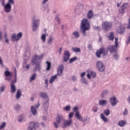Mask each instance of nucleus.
Returning <instances> with one entry per match:
<instances>
[{"instance_id":"7c9ffc66","label":"nucleus","mask_w":130,"mask_h":130,"mask_svg":"<svg viewBox=\"0 0 130 130\" xmlns=\"http://www.w3.org/2000/svg\"><path fill=\"white\" fill-rule=\"evenodd\" d=\"M101 119H102V120L104 122H108V121H109L108 118H107L106 117H105L104 114H101Z\"/></svg>"},{"instance_id":"cd10ccee","label":"nucleus","mask_w":130,"mask_h":130,"mask_svg":"<svg viewBox=\"0 0 130 130\" xmlns=\"http://www.w3.org/2000/svg\"><path fill=\"white\" fill-rule=\"evenodd\" d=\"M108 102H107V100H101L99 102V105L102 106V105H106Z\"/></svg>"},{"instance_id":"9b49d317","label":"nucleus","mask_w":130,"mask_h":130,"mask_svg":"<svg viewBox=\"0 0 130 130\" xmlns=\"http://www.w3.org/2000/svg\"><path fill=\"white\" fill-rule=\"evenodd\" d=\"M112 26V24L108 21H105L102 23V28L105 31H108Z\"/></svg>"},{"instance_id":"b1692460","label":"nucleus","mask_w":130,"mask_h":130,"mask_svg":"<svg viewBox=\"0 0 130 130\" xmlns=\"http://www.w3.org/2000/svg\"><path fill=\"white\" fill-rule=\"evenodd\" d=\"M4 42L5 43H6L7 45H9V44H10V38L8 37V35L7 34H5Z\"/></svg>"},{"instance_id":"f257e3e1","label":"nucleus","mask_w":130,"mask_h":130,"mask_svg":"<svg viewBox=\"0 0 130 130\" xmlns=\"http://www.w3.org/2000/svg\"><path fill=\"white\" fill-rule=\"evenodd\" d=\"M90 22L89 20L86 18L83 19L81 22L80 29L84 36H86V31L90 30Z\"/></svg>"},{"instance_id":"a19ab883","label":"nucleus","mask_w":130,"mask_h":130,"mask_svg":"<svg viewBox=\"0 0 130 130\" xmlns=\"http://www.w3.org/2000/svg\"><path fill=\"white\" fill-rule=\"evenodd\" d=\"M36 77H37V74H36V73L32 74L30 78V81L32 82V81H34L35 79H36Z\"/></svg>"},{"instance_id":"5701e85b","label":"nucleus","mask_w":130,"mask_h":130,"mask_svg":"<svg viewBox=\"0 0 130 130\" xmlns=\"http://www.w3.org/2000/svg\"><path fill=\"white\" fill-rule=\"evenodd\" d=\"M71 36L72 37H73V38H75V39H78V38L80 37V33H79V32H78L77 31H74L72 33Z\"/></svg>"},{"instance_id":"473e14b6","label":"nucleus","mask_w":130,"mask_h":130,"mask_svg":"<svg viewBox=\"0 0 130 130\" xmlns=\"http://www.w3.org/2000/svg\"><path fill=\"white\" fill-rule=\"evenodd\" d=\"M87 17L88 19H92L93 18V11L92 10L88 11Z\"/></svg>"},{"instance_id":"69168bd1","label":"nucleus","mask_w":130,"mask_h":130,"mask_svg":"<svg viewBox=\"0 0 130 130\" xmlns=\"http://www.w3.org/2000/svg\"><path fill=\"white\" fill-rule=\"evenodd\" d=\"M55 20L58 23H60V19H59V17L58 16H56Z\"/></svg>"},{"instance_id":"ea45409f","label":"nucleus","mask_w":130,"mask_h":130,"mask_svg":"<svg viewBox=\"0 0 130 130\" xmlns=\"http://www.w3.org/2000/svg\"><path fill=\"white\" fill-rule=\"evenodd\" d=\"M71 106H66L65 107L63 108V110H65L67 112L71 111Z\"/></svg>"},{"instance_id":"8fccbe9b","label":"nucleus","mask_w":130,"mask_h":130,"mask_svg":"<svg viewBox=\"0 0 130 130\" xmlns=\"http://www.w3.org/2000/svg\"><path fill=\"white\" fill-rule=\"evenodd\" d=\"M74 116V113L73 112H71L69 114V119L70 120H72V117Z\"/></svg>"},{"instance_id":"412c9836","label":"nucleus","mask_w":130,"mask_h":130,"mask_svg":"<svg viewBox=\"0 0 130 130\" xmlns=\"http://www.w3.org/2000/svg\"><path fill=\"white\" fill-rule=\"evenodd\" d=\"M16 83L14 82H12L11 83V93L14 94V93H16V91L17 90V88L16 87V86L14 85V84H15Z\"/></svg>"},{"instance_id":"1a4fd4ad","label":"nucleus","mask_w":130,"mask_h":130,"mask_svg":"<svg viewBox=\"0 0 130 130\" xmlns=\"http://www.w3.org/2000/svg\"><path fill=\"white\" fill-rule=\"evenodd\" d=\"M40 23V19H39L33 20L32 23V29L34 32H35V31H37V30H38Z\"/></svg>"},{"instance_id":"4c0bfd02","label":"nucleus","mask_w":130,"mask_h":130,"mask_svg":"<svg viewBox=\"0 0 130 130\" xmlns=\"http://www.w3.org/2000/svg\"><path fill=\"white\" fill-rule=\"evenodd\" d=\"M46 63L47 64V67L46 68V71H50V68H51V63L49 61H46Z\"/></svg>"},{"instance_id":"c9c22d12","label":"nucleus","mask_w":130,"mask_h":130,"mask_svg":"<svg viewBox=\"0 0 130 130\" xmlns=\"http://www.w3.org/2000/svg\"><path fill=\"white\" fill-rule=\"evenodd\" d=\"M72 49L74 52H81V49L80 48L73 47Z\"/></svg>"},{"instance_id":"e2e57ef3","label":"nucleus","mask_w":130,"mask_h":130,"mask_svg":"<svg viewBox=\"0 0 130 130\" xmlns=\"http://www.w3.org/2000/svg\"><path fill=\"white\" fill-rule=\"evenodd\" d=\"M0 64L3 68L5 67V65L4 64V62H3V59H2V57H0Z\"/></svg>"},{"instance_id":"09e8293b","label":"nucleus","mask_w":130,"mask_h":130,"mask_svg":"<svg viewBox=\"0 0 130 130\" xmlns=\"http://www.w3.org/2000/svg\"><path fill=\"white\" fill-rule=\"evenodd\" d=\"M7 4H9V5H15V1L14 0H8V3Z\"/></svg>"},{"instance_id":"4be33fe9","label":"nucleus","mask_w":130,"mask_h":130,"mask_svg":"<svg viewBox=\"0 0 130 130\" xmlns=\"http://www.w3.org/2000/svg\"><path fill=\"white\" fill-rule=\"evenodd\" d=\"M27 130H36V128L35 127V123L34 122L30 123L29 125L27 127Z\"/></svg>"},{"instance_id":"49530a36","label":"nucleus","mask_w":130,"mask_h":130,"mask_svg":"<svg viewBox=\"0 0 130 130\" xmlns=\"http://www.w3.org/2000/svg\"><path fill=\"white\" fill-rule=\"evenodd\" d=\"M5 89H6V86L3 85L0 87V93H3L5 91Z\"/></svg>"},{"instance_id":"7ed1b4c3","label":"nucleus","mask_w":130,"mask_h":130,"mask_svg":"<svg viewBox=\"0 0 130 130\" xmlns=\"http://www.w3.org/2000/svg\"><path fill=\"white\" fill-rule=\"evenodd\" d=\"M64 119H65L64 117H63V115L58 114L55 119V121L53 122L54 127L55 128H58V125L62 126Z\"/></svg>"},{"instance_id":"4468645a","label":"nucleus","mask_w":130,"mask_h":130,"mask_svg":"<svg viewBox=\"0 0 130 130\" xmlns=\"http://www.w3.org/2000/svg\"><path fill=\"white\" fill-rule=\"evenodd\" d=\"M128 8V4L127 3L124 4L120 7V8L119 9V13L123 15V14H125V10H126V9H127Z\"/></svg>"},{"instance_id":"ddd939ff","label":"nucleus","mask_w":130,"mask_h":130,"mask_svg":"<svg viewBox=\"0 0 130 130\" xmlns=\"http://www.w3.org/2000/svg\"><path fill=\"white\" fill-rule=\"evenodd\" d=\"M73 123V120H67L66 119H64L63 122V124H62V128H66V127H68V126H71L72 124Z\"/></svg>"},{"instance_id":"4d7b16f0","label":"nucleus","mask_w":130,"mask_h":130,"mask_svg":"<svg viewBox=\"0 0 130 130\" xmlns=\"http://www.w3.org/2000/svg\"><path fill=\"white\" fill-rule=\"evenodd\" d=\"M34 56H37L36 58L38 60V59H41V58L43 57V55H41L40 56L36 55Z\"/></svg>"},{"instance_id":"13d9d810","label":"nucleus","mask_w":130,"mask_h":130,"mask_svg":"<svg viewBox=\"0 0 130 130\" xmlns=\"http://www.w3.org/2000/svg\"><path fill=\"white\" fill-rule=\"evenodd\" d=\"M44 83L46 85V88L48 87V80L47 79H46L44 81Z\"/></svg>"},{"instance_id":"a211bd4d","label":"nucleus","mask_w":130,"mask_h":130,"mask_svg":"<svg viewBox=\"0 0 130 130\" xmlns=\"http://www.w3.org/2000/svg\"><path fill=\"white\" fill-rule=\"evenodd\" d=\"M36 57H37V56H34L31 58V60L30 61V63L31 66H35V64L40 63V62L38 61V60L36 58Z\"/></svg>"},{"instance_id":"0e129e2a","label":"nucleus","mask_w":130,"mask_h":130,"mask_svg":"<svg viewBox=\"0 0 130 130\" xmlns=\"http://www.w3.org/2000/svg\"><path fill=\"white\" fill-rule=\"evenodd\" d=\"M97 110H98V108L96 107H94L92 109V111H93V112H97Z\"/></svg>"},{"instance_id":"a878e982","label":"nucleus","mask_w":130,"mask_h":130,"mask_svg":"<svg viewBox=\"0 0 130 130\" xmlns=\"http://www.w3.org/2000/svg\"><path fill=\"white\" fill-rule=\"evenodd\" d=\"M126 124V121L124 120H120L118 122V125L119 126H121V127L124 126Z\"/></svg>"},{"instance_id":"39448f33","label":"nucleus","mask_w":130,"mask_h":130,"mask_svg":"<svg viewBox=\"0 0 130 130\" xmlns=\"http://www.w3.org/2000/svg\"><path fill=\"white\" fill-rule=\"evenodd\" d=\"M2 6L4 7V11L5 13L9 14L12 11V5L10 4H6V0H0Z\"/></svg>"},{"instance_id":"c03bdc74","label":"nucleus","mask_w":130,"mask_h":130,"mask_svg":"<svg viewBox=\"0 0 130 130\" xmlns=\"http://www.w3.org/2000/svg\"><path fill=\"white\" fill-rule=\"evenodd\" d=\"M77 59H78V58L77 57H74L73 58H72L69 60V63H72L74 62V61H76Z\"/></svg>"},{"instance_id":"680f3d73","label":"nucleus","mask_w":130,"mask_h":130,"mask_svg":"<svg viewBox=\"0 0 130 130\" xmlns=\"http://www.w3.org/2000/svg\"><path fill=\"white\" fill-rule=\"evenodd\" d=\"M23 116H20L19 118H18V121L19 122H22L23 121Z\"/></svg>"},{"instance_id":"72a5a7b5","label":"nucleus","mask_w":130,"mask_h":130,"mask_svg":"<svg viewBox=\"0 0 130 130\" xmlns=\"http://www.w3.org/2000/svg\"><path fill=\"white\" fill-rule=\"evenodd\" d=\"M21 95L22 93L21 92V90L20 89L18 90L16 95V99H20Z\"/></svg>"},{"instance_id":"052dcab7","label":"nucleus","mask_w":130,"mask_h":130,"mask_svg":"<svg viewBox=\"0 0 130 130\" xmlns=\"http://www.w3.org/2000/svg\"><path fill=\"white\" fill-rule=\"evenodd\" d=\"M49 1V0H43L41 4L43 6H44L45 4H46L47 3H48Z\"/></svg>"},{"instance_id":"f3484780","label":"nucleus","mask_w":130,"mask_h":130,"mask_svg":"<svg viewBox=\"0 0 130 130\" xmlns=\"http://www.w3.org/2000/svg\"><path fill=\"white\" fill-rule=\"evenodd\" d=\"M117 32L119 34H123L125 33V28L123 25H120L117 27Z\"/></svg>"},{"instance_id":"bb28decb","label":"nucleus","mask_w":130,"mask_h":130,"mask_svg":"<svg viewBox=\"0 0 130 130\" xmlns=\"http://www.w3.org/2000/svg\"><path fill=\"white\" fill-rule=\"evenodd\" d=\"M30 112L32 113L34 116H35L36 114H37V111L36 110V109L34 108V106H33L31 107Z\"/></svg>"},{"instance_id":"bf43d9fd","label":"nucleus","mask_w":130,"mask_h":130,"mask_svg":"<svg viewBox=\"0 0 130 130\" xmlns=\"http://www.w3.org/2000/svg\"><path fill=\"white\" fill-rule=\"evenodd\" d=\"M39 106H40V103H39V102H38L37 104L35 105V109H38L39 108Z\"/></svg>"},{"instance_id":"6e6552de","label":"nucleus","mask_w":130,"mask_h":130,"mask_svg":"<svg viewBox=\"0 0 130 130\" xmlns=\"http://www.w3.org/2000/svg\"><path fill=\"white\" fill-rule=\"evenodd\" d=\"M101 54H103V56L107 55V52L105 51V48L103 47L98 50L95 53V55L98 58H100V57H101Z\"/></svg>"},{"instance_id":"dca6fc26","label":"nucleus","mask_w":130,"mask_h":130,"mask_svg":"<svg viewBox=\"0 0 130 130\" xmlns=\"http://www.w3.org/2000/svg\"><path fill=\"white\" fill-rule=\"evenodd\" d=\"M110 102L112 106H115L118 103V100L115 96H112L110 99Z\"/></svg>"},{"instance_id":"5fc2aeb1","label":"nucleus","mask_w":130,"mask_h":130,"mask_svg":"<svg viewBox=\"0 0 130 130\" xmlns=\"http://www.w3.org/2000/svg\"><path fill=\"white\" fill-rule=\"evenodd\" d=\"M23 68H25L26 70H29V69H30V64H27L26 65L23 64Z\"/></svg>"},{"instance_id":"9d476101","label":"nucleus","mask_w":130,"mask_h":130,"mask_svg":"<svg viewBox=\"0 0 130 130\" xmlns=\"http://www.w3.org/2000/svg\"><path fill=\"white\" fill-rule=\"evenodd\" d=\"M96 68L99 71V72H101L103 73V72H104L105 71V66H104V64H103V62L101 61H98L96 63Z\"/></svg>"},{"instance_id":"aec40b11","label":"nucleus","mask_w":130,"mask_h":130,"mask_svg":"<svg viewBox=\"0 0 130 130\" xmlns=\"http://www.w3.org/2000/svg\"><path fill=\"white\" fill-rule=\"evenodd\" d=\"M40 72L41 71V66L40 65V63H38L37 64L33 69L34 73H36V72Z\"/></svg>"},{"instance_id":"de8ad7c7","label":"nucleus","mask_w":130,"mask_h":130,"mask_svg":"<svg viewBox=\"0 0 130 130\" xmlns=\"http://www.w3.org/2000/svg\"><path fill=\"white\" fill-rule=\"evenodd\" d=\"M14 71H15L14 81H12V82H13V83H16L17 82V71L16 70V69H15Z\"/></svg>"},{"instance_id":"20e7f679","label":"nucleus","mask_w":130,"mask_h":130,"mask_svg":"<svg viewBox=\"0 0 130 130\" xmlns=\"http://www.w3.org/2000/svg\"><path fill=\"white\" fill-rule=\"evenodd\" d=\"M118 47H119V45L118 44V38H115V45L109 46L107 48V50L109 51L110 53H116Z\"/></svg>"},{"instance_id":"774afa93","label":"nucleus","mask_w":130,"mask_h":130,"mask_svg":"<svg viewBox=\"0 0 130 130\" xmlns=\"http://www.w3.org/2000/svg\"><path fill=\"white\" fill-rule=\"evenodd\" d=\"M72 79L74 82H76V81H77V76H73L72 77Z\"/></svg>"},{"instance_id":"a18cd8bd","label":"nucleus","mask_w":130,"mask_h":130,"mask_svg":"<svg viewBox=\"0 0 130 130\" xmlns=\"http://www.w3.org/2000/svg\"><path fill=\"white\" fill-rule=\"evenodd\" d=\"M14 108L16 111H19V110L21 109V106H20V105H16L14 107Z\"/></svg>"},{"instance_id":"2f4dec72","label":"nucleus","mask_w":130,"mask_h":130,"mask_svg":"<svg viewBox=\"0 0 130 130\" xmlns=\"http://www.w3.org/2000/svg\"><path fill=\"white\" fill-rule=\"evenodd\" d=\"M108 37L110 40L112 41L114 39V34L113 32H110L108 35Z\"/></svg>"},{"instance_id":"6e6d98bb","label":"nucleus","mask_w":130,"mask_h":130,"mask_svg":"<svg viewBox=\"0 0 130 130\" xmlns=\"http://www.w3.org/2000/svg\"><path fill=\"white\" fill-rule=\"evenodd\" d=\"M130 43V36H129L128 37V38H127V40L126 41V45H128V44H129Z\"/></svg>"},{"instance_id":"f704fd0d","label":"nucleus","mask_w":130,"mask_h":130,"mask_svg":"<svg viewBox=\"0 0 130 130\" xmlns=\"http://www.w3.org/2000/svg\"><path fill=\"white\" fill-rule=\"evenodd\" d=\"M81 81L83 84H85L86 86L89 84V83H88V81L86 79V78L82 77L81 79Z\"/></svg>"},{"instance_id":"37998d69","label":"nucleus","mask_w":130,"mask_h":130,"mask_svg":"<svg viewBox=\"0 0 130 130\" xmlns=\"http://www.w3.org/2000/svg\"><path fill=\"white\" fill-rule=\"evenodd\" d=\"M104 113L106 115V116H108L109 114H110V111L109 109H106L104 111Z\"/></svg>"},{"instance_id":"c756f323","label":"nucleus","mask_w":130,"mask_h":130,"mask_svg":"<svg viewBox=\"0 0 130 130\" xmlns=\"http://www.w3.org/2000/svg\"><path fill=\"white\" fill-rule=\"evenodd\" d=\"M56 79H57V75H55L52 76L49 80L50 84H52Z\"/></svg>"},{"instance_id":"c85d7f7f","label":"nucleus","mask_w":130,"mask_h":130,"mask_svg":"<svg viewBox=\"0 0 130 130\" xmlns=\"http://www.w3.org/2000/svg\"><path fill=\"white\" fill-rule=\"evenodd\" d=\"M109 93V92L108 91V90H107L106 89L103 91L102 92V95H101L102 98L103 99L105 98V96H106V95H108Z\"/></svg>"},{"instance_id":"58836bf2","label":"nucleus","mask_w":130,"mask_h":130,"mask_svg":"<svg viewBox=\"0 0 130 130\" xmlns=\"http://www.w3.org/2000/svg\"><path fill=\"white\" fill-rule=\"evenodd\" d=\"M53 41V37H49L48 41L47 43L49 45H51V43H52V42Z\"/></svg>"},{"instance_id":"0eeeda50","label":"nucleus","mask_w":130,"mask_h":130,"mask_svg":"<svg viewBox=\"0 0 130 130\" xmlns=\"http://www.w3.org/2000/svg\"><path fill=\"white\" fill-rule=\"evenodd\" d=\"M23 36V34L22 32H18V34H13L12 35L11 37V40L12 42H15V41H19L20 39L22 38Z\"/></svg>"},{"instance_id":"338daca9","label":"nucleus","mask_w":130,"mask_h":130,"mask_svg":"<svg viewBox=\"0 0 130 130\" xmlns=\"http://www.w3.org/2000/svg\"><path fill=\"white\" fill-rule=\"evenodd\" d=\"M61 51H62V48L60 47L59 49L58 50V54H61Z\"/></svg>"},{"instance_id":"423d86ee","label":"nucleus","mask_w":130,"mask_h":130,"mask_svg":"<svg viewBox=\"0 0 130 130\" xmlns=\"http://www.w3.org/2000/svg\"><path fill=\"white\" fill-rule=\"evenodd\" d=\"M75 116L79 119L80 121H82L84 123H89L90 122V117L86 116L84 117L83 119V117L80 114V112L79 111H77L75 113Z\"/></svg>"},{"instance_id":"f8f14e48","label":"nucleus","mask_w":130,"mask_h":130,"mask_svg":"<svg viewBox=\"0 0 130 130\" xmlns=\"http://www.w3.org/2000/svg\"><path fill=\"white\" fill-rule=\"evenodd\" d=\"M6 71L4 72V75L6 77L5 80L6 81H11L12 80V78L13 77V74L12 72L9 71V69L6 68Z\"/></svg>"},{"instance_id":"2eb2a0df","label":"nucleus","mask_w":130,"mask_h":130,"mask_svg":"<svg viewBox=\"0 0 130 130\" xmlns=\"http://www.w3.org/2000/svg\"><path fill=\"white\" fill-rule=\"evenodd\" d=\"M71 55L70 54V52L69 51L66 50L64 52V56L63 57V62H67L70 59V57Z\"/></svg>"},{"instance_id":"864d4df0","label":"nucleus","mask_w":130,"mask_h":130,"mask_svg":"<svg viewBox=\"0 0 130 130\" xmlns=\"http://www.w3.org/2000/svg\"><path fill=\"white\" fill-rule=\"evenodd\" d=\"M46 10L47 11V13H49V9L48 8V7L43 6V11H46Z\"/></svg>"},{"instance_id":"79ce46f5","label":"nucleus","mask_w":130,"mask_h":130,"mask_svg":"<svg viewBox=\"0 0 130 130\" xmlns=\"http://www.w3.org/2000/svg\"><path fill=\"white\" fill-rule=\"evenodd\" d=\"M7 125V123L6 122H3L0 125V129H4L6 126Z\"/></svg>"},{"instance_id":"3c124183","label":"nucleus","mask_w":130,"mask_h":130,"mask_svg":"<svg viewBox=\"0 0 130 130\" xmlns=\"http://www.w3.org/2000/svg\"><path fill=\"white\" fill-rule=\"evenodd\" d=\"M113 56L115 59H118V57H119L117 52L115 53V54L113 55Z\"/></svg>"},{"instance_id":"f03ea898","label":"nucleus","mask_w":130,"mask_h":130,"mask_svg":"<svg viewBox=\"0 0 130 130\" xmlns=\"http://www.w3.org/2000/svg\"><path fill=\"white\" fill-rule=\"evenodd\" d=\"M39 96L44 100L43 107H44V110H47L49 106V98L48 97V95H47L46 92H40L39 93Z\"/></svg>"},{"instance_id":"e433bc0d","label":"nucleus","mask_w":130,"mask_h":130,"mask_svg":"<svg viewBox=\"0 0 130 130\" xmlns=\"http://www.w3.org/2000/svg\"><path fill=\"white\" fill-rule=\"evenodd\" d=\"M41 39L43 42H45L46 41V35L43 34L41 35Z\"/></svg>"},{"instance_id":"6ab92c4d","label":"nucleus","mask_w":130,"mask_h":130,"mask_svg":"<svg viewBox=\"0 0 130 130\" xmlns=\"http://www.w3.org/2000/svg\"><path fill=\"white\" fill-rule=\"evenodd\" d=\"M62 72H63V66L60 65L58 68L57 76H59L61 77L62 76Z\"/></svg>"},{"instance_id":"393cba45","label":"nucleus","mask_w":130,"mask_h":130,"mask_svg":"<svg viewBox=\"0 0 130 130\" xmlns=\"http://www.w3.org/2000/svg\"><path fill=\"white\" fill-rule=\"evenodd\" d=\"M84 9L83 7V5L80 3L77 4L76 8L75 9V11H82Z\"/></svg>"},{"instance_id":"603ef678","label":"nucleus","mask_w":130,"mask_h":130,"mask_svg":"<svg viewBox=\"0 0 130 130\" xmlns=\"http://www.w3.org/2000/svg\"><path fill=\"white\" fill-rule=\"evenodd\" d=\"M90 75L92 77V78H96V73H95L93 71H91L90 72Z\"/></svg>"}]
</instances>
